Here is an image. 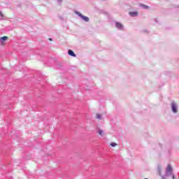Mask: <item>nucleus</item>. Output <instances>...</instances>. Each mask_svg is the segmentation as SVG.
Masks as SVG:
<instances>
[{
    "label": "nucleus",
    "instance_id": "nucleus-18",
    "mask_svg": "<svg viewBox=\"0 0 179 179\" xmlns=\"http://www.w3.org/2000/svg\"><path fill=\"white\" fill-rule=\"evenodd\" d=\"M144 179H148V178H144Z\"/></svg>",
    "mask_w": 179,
    "mask_h": 179
},
{
    "label": "nucleus",
    "instance_id": "nucleus-13",
    "mask_svg": "<svg viewBox=\"0 0 179 179\" xmlns=\"http://www.w3.org/2000/svg\"><path fill=\"white\" fill-rule=\"evenodd\" d=\"M57 1L58 2L59 5H61V3H62L63 0H57Z\"/></svg>",
    "mask_w": 179,
    "mask_h": 179
},
{
    "label": "nucleus",
    "instance_id": "nucleus-15",
    "mask_svg": "<svg viewBox=\"0 0 179 179\" xmlns=\"http://www.w3.org/2000/svg\"><path fill=\"white\" fill-rule=\"evenodd\" d=\"M0 16H1V17H3V14H2V12L0 11Z\"/></svg>",
    "mask_w": 179,
    "mask_h": 179
},
{
    "label": "nucleus",
    "instance_id": "nucleus-17",
    "mask_svg": "<svg viewBox=\"0 0 179 179\" xmlns=\"http://www.w3.org/2000/svg\"><path fill=\"white\" fill-rule=\"evenodd\" d=\"M176 8H179V5L176 6Z\"/></svg>",
    "mask_w": 179,
    "mask_h": 179
},
{
    "label": "nucleus",
    "instance_id": "nucleus-9",
    "mask_svg": "<svg viewBox=\"0 0 179 179\" xmlns=\"http://www.w3.org/2000/svg\"><path fill=\"white\" fill-rule=\"evenodd\" d=\"M158 173L159 176H162V166L160 165H158Z\"/></svg>",
    "mask_w": 179,
    "mask_h": 179
},
{
    "label": "nucleus",
    "instance_id": "nucleus-5",
    "mask_svg": "<svg viewBox=\"0 0 179 179\" xmlns=\"http://www.w3.org/2000/svg\"><path fill=\"white\" fill-rule=\"evenodd\" d=\"M129 16H131V17H136L137 16H138L139 13L138 11H132L129 12Z\"/></svg>",
    "mask_w": 179,
    "mask_h": 179
},
{
    "label": "nucleus",
    "instance_id": "nucleus-2",
    "mask_svg": "<svg viewBox=\"0 0 179 179\" xmlns=\"http://www.w3.org/2000/svg\"><path fill=\"white\" fill-rule=\"evenodd\" d=\"M171 106V111L173 113V114H177V113H178V106H177V103H176L175 101H172Z\"/></svg>",
    "mask_w": 179,
    "mask_h": 179
},
{
    "label": "nucleus",
    "instance_id": "nucleus-6",
    "mask_svg": "<svg viewBox=\"0 0 179 179\" xmlns=\"http://www.w3.org/2000/svg\"><path fill=\"white\" fill-rule=\"evenodd\" d=\"M68 54L71 57H76V55L75 54V52L71 49L68 50Z\"/></svg>",
    "mask_w": 179,
    "mask_h": 179
},
{
    "label": "nucleus",
    "instance_id": "nucleus-8",
    "mask_svg": "<svg viewBox=\"0 0 179 179\" xmlns=\"http://www.w3.org/2000/svg\"><path fill=\"white\" fill-rule=\"evenodd\" d=\"M8 40V36H3L0 38L1 43H4V41H6Z\"/></svg>",
    "mask_w": 179,
    "mask_h": 179
},
{
    "label": "nucleus",
    "instance_id": "nucleus-14",
    "mask_svg": "<svg viewBox=\"0 0 179 179\" xmlns=\"http://www.w3.org/2000/svg\"><path fill=\"white\" fill-rule=\"evenodd\" d=\"M143 33H149V31L144 29V30H143Z\"/></svg>",
    "mask_w": 179,
    "mask_h": 179
},
{
    "label": "nucleus",
    "instance_id": "nucleus-12",
    "mask_svg": "<svg viewBox=\"0 0 179 179\" xmlns=\"http://www.w3.org/2000/svg\"><path fill=\"white\" fill-rule=\"evenodd\" d=\"M110 146H112V148H114V147L117 146V143H110Z\"/></svg>",
    "mask_w": 179,
    "mask_h": 179
},
{
    "label": "nucleus",
    "instance_id": "nucleus-10",
    "mask_svg": "<svg viewBox=\"0 0 179 179\" xmlns=\"http://www.w3.org/2000/svg\"><path fill=\"white\" fill-rule=\"evenodd\" d=\"M98 133L101 136H104V131H103V130L100 129L98 131Z\"/></svg>",
    "mask_w": 179,
    "mask_h": 179
},
{
    "label": "nucleus",
    "instance_id": "nucleus-3",
    "mask_svg": "<svg viewBox=\"0 0 179 179\" xmlns=\"http://www.w3.org/2000/svg\"><path fill=\"white\" fill-rule=\"evenodd\" d=\"M76 15H77L78 16H79V17H81L82 20L84 22H89L90 19L89 17L86 16V15H83L82 13H80L79 11H75Z\"/></svg>",
    "mask_w": 179,
    "mask_h": 179
},
{
    "label": "nucleus",
    "instance_id": "nucleus-4",
    "mask_svg": "<svg viewBox=\"0 0 179 179\" xmlns=\"http://www.w3.org/2000/svg\"><path fill=\"white\" fill-rule=\"evenodd\" d=\"M115 27L118 29V30H124V25L121 24V22H115Z\"/></svg>",
    "mask_w": 179,
    "mask_h": 179
},
{
    "label": "nucleus",
    "instance_id": "nucleus-7",
    "mask_svg": "<svg viewBox=\"0 0 179 179\" xmlns=\"http://www.w3.org/2000/svg\"><path fill=\"white\" fill-rule=\"evenodd\" d=\"M140 8H143V9H149V6L143 3L140 4Z\"/></svg>",
    "mask_w": 179,
    "mask_h": 179
},
{
    "label": "nucleus",
    "instance_id": "nucleus-1",
    "mask_svg": "<svg viewBox=\"0 0 179 179\" xmlns=\"http://www.w3.org/2000/svg\"><path fill=\"white\" fill-rule=\"evenodd\" d=\"M170 176H172L173 179H176V176L173 175V168L171 165L169 164L166 167L165 175L162 176V179H167L166 177H170Z\"/></svg>",
    "mask_w": 179,
    "mask_h": 179
},
{
    "label": "nucleus",
    "instance_id": "nucleus-16",
    "mask_svg": "<svg viewBox=\"0 0 179 179\" xmlns=\"http://www.w3.org/2000/svg\"><path fill=\"white\" fill-rule=\"evenodd\" d=\"M50 41H52V38H49Z\"/></svg>",
    "mask_w": 179,
    "mask_h": 179
},
{
    "label": "nucleus",
    "instance_id": "nucleus-11",
    "mask_svg": "<svg viewBox=\"0 0 179 179\" xmlns=\"http://www.w3.org/2000/svg\"><path fill=\"white\" fill-rule=\"evenodd\" d=\"M96 118H97L98 120H101V115H100V114H96Z\"/></svg>",
    "mask_w": 179,
    "mask_h": 179
}]
</instances>
